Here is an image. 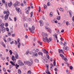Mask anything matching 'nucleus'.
Wrapping results in <instances>:
<instances>
[{
	"mask_svg": "<svg viewBox=\"0 0 74 74\" xmlns=\"http://www.w3.org/2000/svg\"><path fill=\"white\" fill-rule=\"evenodd\" d=\"M38 44L40 45H42V42H41L40 41H38Z\"/></svg>",
	"mask_w": 74,
	"mask_h": 74,
	"instance_id": "22",
	"label": "nucleus"
},
{
	"mask_svg": "<svg viewBox=\"0 0 74 74\" xmlns=\"http://www.w3.org/2000/svg\"><path fill=\"white\" fill-rule=\"evenodd\" d=\"M38 51H39V49H37L35 50V51H36V52H38Z\"/></svg>",
	"mask_w": 74,
	"mask_h": 74,
	"instance_id": "58",
	"label": "nucleus"
},
{
	"mask_svg": "<svg viewBox=\"0 0 74 74\" xmlns=\"http://www.w3.org/2000/svg\"><path fill=\"white\" fill-rule=\"evenodd\" d=\"M24 25L25 27H27V24L26 23H25L24 24Z\"/></svg>",
	"mask_w": 74,
	"mask_h": 74,
	"instance_id": "35",
	"label": "nucleus"
},
{
	"mask_svg": "<svg viewBox=\"0 0 74 74\" xmlns=\"http://www.w3.org/2000/svg\"><path fill=\"white\" fill-rule=\"evenodd\" d=\"M43 53L47 54H48V51H47L46 50L43 51Z\"/></svg>",
	"mask_w": 74,
	"mask_h": 74,
	"instance_id": "24",
	"label": "nucleus"
},
{
	"mask_svg": "<svg viewBox=\"0 0 74 74\" xmlns=\"http://www.w3.org/2000/svg\"><path fill=\"white\" fill-rule=\"evenodd\" d=\"M16 11L18 12V13H20L21 14H22V13L21 12V10L20 8H16Z\"/></svg>",
	"mask_w": 74,
	"mask_h": 74,
	"instance_id": "7",
	"label": "nucleus"
},
{
	"mask_svg": "<svg viewBox=\"0 0 74 74\" xmlns=\"http://www.w3.org/2000/svg\"><path fill=\"white\" fill-rule=\"evenodd\" d=\"M12 2H10V3H8V7H11V5H12Z\"/></svg>",
	"mask_w": 74,
	"mask_h": 74,
	"instance_id": "14",
	"label": "nucleus"
},
{
	"mask_svg": "<svg viewBox=\"0 0 74 74\" xmlns=\"http://www.w3.org/2000/svg\"><path fill=\"white\" fill-rule=\"evenodd\" d=\"M39 22L40 24L42 23H43V21H42V20H40L39 21Z\"/></svg>",
	"mask_w": 74,
	"mask_h": 74,
	"instance_id": "44",
	"label": "nucleus"
},
{
	"mask_svg": "<svg viewBox=\"0 0 74 74\" xmlns=\"http://www.w3.org/2000/svg\"><path fill=\"white\" fill-rule=\"evenodd\" d=\"M26 64L28 66H31L32 65V64H33V62H31L29 61H27Z\"/></svg>",
	"mask_w": 74,
	"mask_h": 74,
	"instance_id": "4",
	"label": "nucleus"
},
{
	"mask_svg": "<svg viewBox=\"0 0 74 74\" xmlns=\"http://www.w3.org/2000/svg\"><path fill=\"white\" fill-rule=\"evenodd\" d=\"M43 6L45 9H46V8H47V5L45 4H44Z\"/></svg>",
	"mask_w": 74,
	"mask_h": 74,
	"instance_id": "30",
	"label": "nucleus"
},
{
	"mask_svg": "<svg viewBox=\"0 0 74 74\" xmlns=\"http://www.w3.org/2000/svg\"><path fill=\"white\" fill-rule=\"evenodd\" d=\"M26 14H28L29 13V12L28 10H27L25 12Z\"/></svg>",
	"mask_w": 74,
	"mask_h": 74,
	"instance_id": "50",
	"label": "nucleus"
},
{
	"mask_svg": "<svg viewBox=\"0 0 74 74\" xmlns=\"http://www.w3.org/2000/svg\"><path fill=\"white\" fill-rule=\"evenodd\" d=\"M9 52L10 53V55H12V50H10L9 51Z\"/></svg>",
	"mask_w": 74,
	"mask_h": 74,
	"instance_id": "34",
	"label": "nucleus"
},
{
	"mask_svg": "<svg viewBox=\"0 0 74 74\" xmlns=\"http://www.w3.org/2000/svg\"><path fill=\"white\" fill-rule=\"evenodd\" d=\"M19 2L17 1L14 4V7H16V6H19L20 4H19Z\"/></svg>",
	"mask_w": 74,
	"mask_h": 74,
	"instance_id": "2",
	"label": "nucleus"
},
{
	"mask_svg": "<svg viewBox=\"0 0 74 74\" xmlns=\"http://www.w3.org/2000/svg\"><path fill=\"white\" fill-rule=\"evenodd\" d=\"M48 72H49V70H48V69H47V70H46V73H48Z\"/></svg>",
	"mask_w": 74,
	"mask_h": 74,
	"instance_id": "45",
	"label": "nucleus"
},
{
	"mask_svg": "<svg viewBox=\"0 0 74 74\" xmlns=\"http://www.w3.org/2000/svg\"><path fill=\"white\" fill-rule=\"evenodd\" d=\"M2 1L3 4H5V0H2Z\"/></svg>",
	"mask_w": 74,
	"mask_h": 74,
	"instance_id": "46",
	"label": "nucleus"
},
{
	"mask_svg": "<svg viewBox=\"0 0 74 74\" xmlns=\"http://www.w3.org/2000/svg\"><path fill=\"white\" fill-rule=\"evenodd\" d=\"M30 14L31 15V17H32V16L33 15V12H32L30 13Z\"/></svg>",
	"mask_w": 74,
	"mask_h": 74,
	"instance_id": "36",
	"label": "nucleus"
},
{
	"mask_svg": "<svg viewBox=\"0 0 74 74\" xmlns=\"http://www.w3.org/2000/svg\"><path fill=\"white\" fill-rule=\"evenodd\" d=\"M20 39L19 38H18L17 39V42L18 43V48H20V46H21V42H20Z\"/></svg>",
	"mask_w": 74,
	"mask_h": 74,
	"instance_id": "6",
	"label": "nucleus"
},
{
	"mask_svg": "<svg viewBox=\"0 0 74 74\" xmlns=\"http://www.w3.org/2000/svg\"><path fill=\"white\" fill-rule=\"evenodd\" d=\"M0 30H2L3 33L4 32H5V28L3 26H1Z\"/></svg>",
	"mask_w": 74,
	"mask_h": 74,
	"instance_id": "3",
	"label": "nucleus"
},
{
	"mask_svg": "<svg viewBox=\"0 0 74 74\" xmlns=\"http://www.w3.org/2000/svg\"><path fill=\"white\" fill-rule=\"evenodd\" d=\"M46 57L48 58V59H49V55H48V54H47L46 55Z\"/></svg>",
	"mask_w": 74,
	"mask_h": 74,
	"instance_id": "38",
	"label": "nucleus"
},
{
	"mask_svg": "<svg viewBox=\"0 0 74 74\" xmlns=\"http://www.w3.org/2000/svg\"><path fill=\"white\" fill-rule=\"evenodd\" d=\"M33 55L34 56H38V54H37V53L35 52L34 53Z\"/></svg>",
	"mask_w": 74,
	"mask_h": 74,
	"instance_id": "20",
	"label": "nucleus"
},
{
	"mask_svg": "<svg viewBox=\"0 0 74 74\" xmlns=\"http://www.w3.org/2000/svg\"><path fill=\"white\" fill-rule=\"evenodd\" d=\"M0 44H1V45H2V46L6 48V47H5V45L4 44V42H1L0 43Z\"/></svg>",
	"mask_w": 74,
	"mask_h": 74,
	"instance_id": "12",
	"label": "nucleus"
},
{
	"mask_svg": "<svg viewBox=\"0 0 74 74\" xmlns=\"http://www.w3.org/2000/svg\"><path fill=\"white\" fill-rule=\"evenodd\" d=\"M53 64L54 66H56V62L54 61V62H53Z\"/></svg>",
	"mask_w": 74,
	"mask_h": 74,
	"instance_id": "52",
	"label": "nucleus"
},
{
	"mask_svg": "<svg viewBox=\"0 0 74 74\" xmlns=\"http://www.w3.org/2000/svg\"><path fill=\"white\" fill-rule=\"evenodd\" d=\"M66 45H67V43H66V42H65L63 43V45L64 46V47H65V46H66Z\"/></svg>",
	"mask_w": 74,
	"mask_h": 74,
	"instance_id": "47",
	"label": "nucleus"
},
{
	"mask_svg": "<svg viewBox=\"0 0 74 74\" xmlns=\"http://www.w3.org/2000/svg\"><path fill=\"white\" fill-rule=\"evenodd\" d=\"M48 32H49L50 33H52V31H51V29L50 28H49L48 29Z\"/></svg>",
	"mask_w": 74,
	"mask_h": 74,
	"instance_id": "25",
	"label": "nucleus"
},
{
	"mask_svg": "<svg viewBox=\"0 0 74 74\" xmlns=\"http://www.w3.org/2000/svg\"><path fill=\"white\" fill-rule=\"evenodd\" d=\"M10 63L12 65V66H15V64H14V63L12 61H10Z\"/></svg>",
	"mask_w": 74,
	"mask_h": 74,
	"instance_id": "19",
	"label": "nucleus"
},
{
	"mask_svg": "<svg viewBox=\"0 0 74 74\" xmlns=\"http://www.w3.org/2000/svg\"><path fill=\"white\" fill-rule=\"evenodd\" d=\"M63 49L64 50H66V51H68L69 49V47H63Z\"/></svg>",
	"mask_w": 74,
	"mask_h": 74,
	"instance_id": "9",
	"label": "nucleus"
},
{
	"mask_svg": "<svg viewBox=\"0 0 74 74\" xmlns=\"http://www.w3.org/2000/svg\"><path fill=\"white\" fill-rule=\"evenodd\" d=\"M35 61L36 63H38L39 61L38 59H35Z\"/></svg>",
	"mask_w": 74,
	"mask_h": 74,
	"instance_id": "26",
	"label": "nucleus"
},
{
	"mask_svg": "<svg viewBox=\"0 0 74 74\" xmlns=\"http://www.w3.org/2000/svg\"><path fill=\"white\" fill-rule=\"evenodd\" d=\"M42 36H43V37H46V36H47V34L44 33H42Z\"/></svg>",
	"mask_w": 74,
	"mask_h": 74,
	"instance_id": "21",
	"label": "nucleus"
},
{
	"mask_svg": "<svg viewBox=\"0 0 74 74\" xmlns=\"http://www.w3.org/2000/svg\"><path fill=\"white\" fill-rule=\"evenodd\" d=\"M43 41H44V42H46V41L47 42H48V43H49V39H48V38H47V37H45V39L44 38H43Z\"/></svg>",
	"mask_w": 74,
	"mask_h": 74,
	"instance_id": "5",
	"label": "nucleus"
},
{
	"mask_svg": "<svg viewBox=\"0 0 74 74\" xmlns=\"http://www.w3.org/2000/svg\"><path fill=\"white\" fill-rule=\"evenodd\" d=\"M27 74H32V73L30 71H29L27 72Z\"/></svg>",
	"mask_w": 74,
	"mask_h": 74,
	"instance_id": "31",
	"label": "nucleus"
},
{
	"mask_svg": "<svg viewBox=\"0 0 74 74\" xmlns=\"http://www.w3.org/2000/svg\"><path fill=\"white\" fill-rule=\"evenodd\" d=\"M66 24L67 26H68L69 25V22L66 21Z\"/></svg>",
	"mask_w": 74,
	"mask_h": 74,
	"instance_id": "51",
	"label": "nucleus"
},
{
	"mask_svg": "<svg viewBox=\"0 0 74 74\" xmlns=\"http://www.w3.org/2000/svg\"><path fill=\"white\" fill-rule=\"evenodd\" d=\"M7 40L8 41H9L11 42V39L9 38L7 39Z\"/></svg>",
	"mask_w": 74,
	"mask_h": 74,
	"instance_id": "48",
	"label": "nucleus"
},
{
	"mask_svg": "<svg viewBox=\"0 0 74 74\" xmlns=\"http://www.w3.org/2000/svg\"><path fill=\"white\" fill-rule=\"evenodd\" d=\"M71 1L72 3H73V5H74V0H71Z\"/></svg>",
	"mask_w": 74,
	"mask_h": 74,
	"instance_id": "56",
	"label": "nucleus"
},
{
	"mask_svg": "<svg viewBox=\"0 0 74 74\" xmlns=\"http://www.w3.org/2000/svg\"><path fill=\"white\" fill-rule=\"evenodd\" d=\"M8 35L9 36H11V33H10V32H8Z\"/></svg>",
	"mask_w": 74,
	"mask_h": 74,
	"instance_id": "27",
	"label": "nucleus"
},
{
	"mask_svg": "<svg viewBox=\"0 0 74 74\" xmlns=\"http://www.w3.org/2000/svg\"><path fill=\"white\" fill-rule=\"evenodd\" d=\"M3 3L2 2H0V6H2L3 5Z\"/></svg>",
	"mask_w": 74,
	"mask_h": 74,
	"instance_id": "63",
	"label": "nucleus"
},
{
	"mask_svg": "<svg viewBox=\"0 0 74 74\" xmlns=\"http://www.w3.org/2000/svg\"><path fill=\"white\" fill-rule=\"evenodd\" d=\"M52 40V38H49V42H51Z\"/></svg>",
	"mask_w": 74,
	"mask_h": 74,
	"instance_id": "28",
	"label": "nucleus"
},
{
	"mask_svg": "<svg viewBox=\"0 0 74 74\" xmlns=\"http://www.w3.org/2000/svg\"><path fill=\"white\" fill-rule=\"evenodd\" d=\"M14 21H16V17H15L14 18Z\"/></svg>",
	"mask_w": 74,
	"mask_h": 74,
	"instance_id": "64",
	"label": "nucleus"
},
{
	"mask_svg": "<svg viewBox=\"0 0 74 74\" xmlns=\"http://www.w3.org/2000/svg\"><path fill=\"white\" fill-rule=\"evenodd\" d=\"M44 60L45 62H47H47L48 61V60L47 59H45V60Z\"/></svg>",
	"mask_w": 74,
	"mask_h": 74,
	"instance_id": "55",
	"label": "nucleus"
},
{
	"mask_svg": "<svg viewBox=\"0 0 74 74\" xmlns=\"http://www.w3.org/2000/svg\"><path fill=\"white\" fill-rule=\"evenodd\" d=\"M6 30L7 32H9V28L8 27L6 28Z\"/></svg>",
	"mask_w": 74,
	"mask_h": 74,
	"instance_id": "43",
	"label": "nucleus"
},
{
	"mask_svg": "<svg viewBox=\"0 0 74 74\" xmlns=\"http://www.w3.org/2000/svg\"><path fill=\"white\" fill-rule=\"evenodd\" d=\"M2 23V20L0 19V26H4V23Z\"/></svg>",
	"mask_w": 74,
	"mask_h": 74,
	"instance_id": "10",
	"label": "nucleus"
},
{
	"mask_svg": "<svg viewBox=\"0 0 74 74\" xmlns=\"http://www.w3.org/2000/svg\"><path fill=\"white\" fill-rule=\"evenodd\" d=\"M38 54L39 55H41V56H42L43 55V53L42 52H39L38 53Z\"/></svg>",
	"mask_w": 74,
	"mask_h": 74,
	"instance_id": "17",
	"label": "nucleus"
},
{
	"mask_svg": "<svg viewBox=\"0 0 74 74\" xmlns=\"http://www.w3.org/2000/svg\"><path fill=\"white\" fill-rule=\"evenodd\" d=\"M29 30L31 33H34L33 30H32V29L31 28H29Z\"/></svg>",
	"mask_w": 74,
	"mask_h": 74,
	"instance_id": "23",
	"label": "nucleus"
},
{
	"mask_svg": "<svg viewBox=\"0 0 74 74\" xmlns=\"http://www.w3.org/2000/svg\"><path fill=\"white\" fill-rule=\"evenodd\" d=\"M50 16H51L52 17V15H53V13H52V12H51L50 13Z\"/></svg>",
	"mask_w": 74,
	"mask_h": 74,
	"instance_id": "33",
	"label": "nucleus"
},
{
	"mask_svg": "<svg viewBox=\"0 0 74 74\" xmlns=\"http://www.w3.org/2000/svg\"><path fill=\"white\" fill-rule=\"evenodd\" d=\"M8 26V24L7 23H5V26L6 27H7Z\"/></svg>",
	"mask_w": 74,
	"mask_h": 74,
	"instance_id": "49",
	"label": "nucleus"
},
{
	"mask_svg": "<svg viewBox=\"0 0 74 74\" xmlns=\"http://www.w3.org/2000/svg\"><path fill=\"white\" fill-rule=\"evenodd\" d=\"M60 10L61 11H64V10H63V9L62 8H60Z\"/></svg>",
	"mask_w": 74,
	"mask_h": 74,
	"instance_id": "37",
	"label": "nucleus"
},
{
	"mask_svg": "<svg viewBox=\"0 0 74 74\" xmlns=\"http://www.w3.org/2000/svg\"><path fill=\"white\" fill-rule=\"evenodd\" d=\"M43 25H44V23H41L40 24V26L42 27Z\"/></svg>",
	"mask_w": 74,
	"mask_h": 74,
	"instance_id": "53",
	"label": "nucleus"
},
{
	"mask_svg": "<svg viewBox=\"0 0 74 74\" xmlns=\"http://www.w3.org/2000/svg\"><path fill=\"white\" fill-rule=\"evenodd\" d=\"M1 17L3 19H4V15H2L1 16Z\"/></svg>",
	"mask_w": 74,
	"mask_h": 74,
	"instance_id": "62",
	"label": "nucleus"
},
{
	"mask_svg": "<svg viewBox=\"0 0 74 74\" xmlns=\"http://www.w3.org/2000/svg\"><path fill=\"white\" fill-rule=\"evenodd\" d=\"M15 44V42L13 41H12V42H10V44Z\"/></svg>",
	"mask_w": 74,
	"mask_h": 74,
	"instance_id": "42",
	"label": "nucleus"
},
{
	"mask_svg": "<svg viewBox=\"0 0 74 74\" xmlns=\"http://www.w3.org/2000/svg\"><path fill=\"white\" fill-rule=\"evenodd\" d=\"M3 13L4 14H6V15H5L4 18L5 21H7V19H8V16L10 15V12H9L8 9H7L6 11H4Z\"/></svg>",
	"mask_w": 74,
	"mask_h": 74,
	"instance_id": "1",
	"label": "nucleus"
},
{
	"mask_svg": "<svg viewBox=\"0 0 74 74\" xmlns=\"http://www.w3.org/2000/svg\"><path fill=\"white\" fill-rule=\"evenodd\" d=\"M54 40H55V41H56V40H58V36H57V35L56 34L55 35V37L54 38Z\"/></svg>",
	"mask_w": 74,
	"mask_h": 74,
	"instance_id": "16",
	"label": "nucleus"
},
{
	"mask_svg": "<svg viewBox=\"0 0 74 74\" xmlns=\"http://www.w3.org/2000/svg\"><path fill=\"white\" fill-rule=\"evenodd\" d=\"M62 59L65 61V64H67V58H65L63 56V57H62Z\"/></svg>",
	"mask_w": 74,
	"mask_h": 74,
	"instance_id": "8",
	"label": "nucleus"
},
{
	"mask_svg": "<svg viewBox=\"0 0 74 74\" xmlns=\"http://www.w3.org/2000/svg\"><path fill=\"white\" fill-rule=\"evenodd\" d=\"M5 6L6 7H7V6H7V3L5 2Z\"/></svg>",
	"mask_w": 74,
	"mask_h": 74,
	"instance_id": "54",
	"label": "nucleus"
},
{
	"mask_svg": "<svg viewBox=\"0 0 74 74\" xmlns=\"http://www.w3.org/2000/svg\"><path fill=\"white\" fill-rule=\"evenodd\" d=\"M15 34H12V37H15Z\"/></svg>",
	"mask_w": 74,
	"mask_h": 74,
	"instance_id": "57",
	"label": "nucleus"
},
{
	"mask_svg": "<svg viewBox=\"0 0 74 74\" xmlns=\"http://www.w3.org/2000/svg\"><path fill=\"white\" fill-rule=\"evenodd\" d=\"M21 70L20 69L18 70V74H21Z\"/></svg>",
	"mask_w": 74,
	"mask_h": 74,
	"instance_id": "29",
	"label": "nucleus"
},
{
	"mask_svg": "<svg viewBox=\"0 0 74 74\" xmlns=\"http://www.w3.org/2000/svg\"><path fill=\"white\" fill-rule=\"evenodd\" d=\"M12 60H13V61H14V60H16V59L15 58V57H14V56H12Z\"/></svg>",
	"mask_w": 74,
	"mask_h": 74,
	"instance_id": "18",
	"label": "nucleus"
},
{
	"mask_svg": "<svg viewBox=\"0 0 74 74\" xmlns=\"http://www.w3.org/2000/svg\"><path fill=\"white\" fill-rule=\"evenodd\" d=\"M57 19L58 20H60V16H59L57 17Z\"/></svg>",
	"mask_w": 74,
	"mask_h": 74,
	"instance_id": "40",
	"label": "nucleus"
},
{
	"mask_svg": "<svg viewBox=\"0 0 74 74\" xmlns=\"http://www.w3.org/2000/svg\"><path fill=\"white\" fill-rule=\"evenodd\" d=\"M40 10L41 8L40 7V6H39L38 8V12H40L41 11Z\"/></svg>",
	"mask_w": 74,
	"mask_h": 74,
	"instance_id": "41",
	"label": "nucleus"
},
{
	"mask_svg": "<svg viewBox=\"0 0 74 74\" xmlns=\"http://www.w3.org/2000/svg\"><path fill=\"white\" fill-rule=\"evenodd\" d=\"M69 14L70 15V18H71V17H72V14H71V12H69Z\"/></svg>",
	"mask_w": 74,
	"mask_h": 74,
	"instance_id": "32",
	"label": "nucleus"
},
{
	"mask_svg": "<svg viewBox=\"0 0 74 74\" xmlns=\"http://www.w3.org/2000/svg\"><path fill=\"white\" fill-rule=\"evenodd\" d=\"M32 30H35V29L34 28V26H33L32 27Z\"/></svg>",
	"mask_w": 74,
	"mask_h": 74,
	"instance_id": "39",
	"label": "nucleus"
},
{
	"mask_svg": "<svg viewBox=\"0 0 74 74\" xmlns=\"http://www.w3.org/2000/svg\"><path fill=\"white\" fill-rule=\"evenodd\" d=\"M55 30L57 33L58 34H60V32H59V30H58L56 29H55Z\"/></svg>",
	"mask_w": 74,
	"mask_h": 74,
	"instance_id": "15",
	"label": "nucleus"
},
{
	"mask_svg": "<svg viewBox=\"0 0 74 74\" xmlns=\"http://www.w3.org/2000/svg\"><path fill=\"white\" fill-rule=\"evenodd\" d=\"M15 57L16 59H18V57L19 56H18V54L17 53H15Z\"/></svg>",
	"mask_w": 74,
	"mask_h": 74,
	"instance_id": "13",
	"label": "nucleus"
},
{
	"mask_svg": "<svg viewBox=\"0 0 74 74\" xmlns=\"http://www.w3.org/2000/svg\"><path fill=\"white\" fill-rule=\"evenodd\" d=\"M70 69V70H73V66H70L69 67Z\"/></svg>",
	"mask_w": 74,
	"mask_h": 74,
	"instance_id": "59",
	"label": "nucleus"
},
{
	"mask_svg": "<svg viewBox=\"0 0 74 74\" xmlns=\"http://www.w3.org/2000/svg\"><path fill=\"white\" fill-rule=\"evenodd\" d=\"M50 3H47V5L48 6H49L50 5Z\"/></svg>",
	"mask_w": 74,
	"mask_h": 74,
	"instance_id": "61",
	"label": "nucleus"
},
{
	"mask_svg": "<svg viewBox=\"0 0 74 74\" xmlns=\"http://www.w3.org/2000/svg\"><path fill=\"white\" fill-rule=\"evenodd\" d=\"M46 66L47 69H48L49 68V65L48 64H46Z\"/></svg>",
	"mask_w": 74,
	"mask_h": 74,
	"instance_id": "60",
	"label": "nucleus"
},
{
	"mask_svg": "<svg viewBox=\"0 0 74 74\" xmlns=\"http://www.w3.org/2000/svg\"><path fill=\"white\" fill-rule=\"evenodd\" d=\"M59 52L60 53H62L63 54H64V53L63 52V50L60 49H59Z\"/></svg>",
	"mask_w": 74,
	"mask_h": 74,
	"instance_id": "11",
	"label": "nucleus"
}]
</instances>
